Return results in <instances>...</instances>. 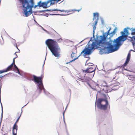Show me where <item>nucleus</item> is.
<instances>
[{"label": "nucleus", "instance_id": "obj_1", "mask_svg": "<svg viewBox=\"0 0 135 135\" xmlns=\"http://www.w3.org/2000/svg\"><path fill=\"white\" fill-rule=\"evenodd\" d=\"M121 33L122 36H119L116 39L114 40L112 43L113 45L109 42L106 41V37L105 35L104 36H100V40L98 41V43L101 45L102 46L105 47V45H108L107 48L109 49V52H112L117 50L120 45V41L122 40L123 38L126 37L129 34L128 33V28H125L124 31H122Z\"/></svg>", "mask_w": 135, "mask_h": 135}, {"label": "nucleus", "instance_id": "obj_2", "mask_svg": "<svg viewBox=\"0 0 135 135\" xmlns=\"http://www.w3.org/2000/svg\"><path fill=\"white\" fill-rule=\"evenodd\" d=\"M116 30L117 28H115L112 32L110 33V29H109L107 31L106 36L104 34L103 35V36H100L99 38V39L96 40L95 42H93L91 45L90 48H89V47H87L86 48L85 47L81 52L80 55H83L84 57H85L86 55H89L91 54V50H92L94 49L99 48L104 49H106L107 50L108 53H110V52H109V49L107 48V47L108 46V45H105V47H104V46H102L101 45L99 44L98 41L100 40V36H104V35H105V36L107 37L108 35H109L110 36H112L116 33L115 31Z\"/></svg>", "mask_w": 135, "mask_h": 135}, {"label": "nucleus", "instance_id": "obj_3", "mask_svg": "<svg viewBox=\"0 0 135 135\" xmlns=\"http://www.w3.org/2000/svg\"><path fill=\"white\" fill-rule=\"evenodd\" d=\"M45 43L54 56L58 57L60 56V49L56 41L49 39L46 41Z\"/></svg>", "mask_w": 135, "mask_h": 135}, {"label": "nucleus", "instance_id": "obj_4", "mask_svg": "<svg viewBox=\"0 0 135 135\" xmlns=\"http://www.w3.org/2000/svg\"><path fill=\"white\" fill-rule=\"evenodd\" d=\"M31 4L30 5L28 2L27 0L24 1L22 3V6L24 8V11L25 15L26 17L30 15L32 13V8L33 7L34 3L33 0H30Z\"/></svg>", "mask_w": 135, "mask_h": 135}, {"label": "nucleus", "instance_id": "obj_5", "mask_svg": "<svg viewBox=\"0 0 135 135\" xmlns=\"http://www.w3.org/2000/svg\"><path fill=\"white\" fill-rule=\"evenodd\" d=\"M108 103L106 99H99L97 100V105L101 109L105 110L107 107Z\"/></svg>", "mask_w": 135, "mask_h": 135}, {"label": "nucleus", "instance_id": "obj_6", "mask_svg": "<svg viewBox=\"0 0 135 135\" xmlns=\"http://www.w3.org/2000/svg\"><path fill=\"white\" fill-rule=\"evenodd\" d=\"M43 78V76H42L39 77H37L35 75L33 76L34 81L37 83L39 84L38 86L39 89L41 90H42L43 88L42 80Z\"/></svg>", "mask_w": 135, "mask_h": 135}, {"label": "nucleus", "instance_id": "obj_7", "mask_svg": "<svg viewBox=\"0 0 135 135\" xmlns=\"http://www.w3.org/2000/svg\"><path fill=\"white\" fill-rule=\"evenodd\" d=\"M109 80H110V78H108L105 81L107 86L104 87L103 90L106 93L110 92L112 90Z\"/></svg>", "mask_w": 135, "mask_h": 135}, {"label": "nucleus", "instance_id": "obj_8", "mask_svg": "<svg viewBox=\"0 0 135 135\" xmlns=\"http://www.w3.org/2000/svg\"><path fill=\"white\" fill-rule=\"evenodd\" d=\"M89 64H91L92 65H91V66L87 68L86 70H83V73H90L95 71V69L94 68V64L93 63Z\"/></svg>", "mask_w": 135, "mask_h": 135}, {"label": "nucleus", "instance_id": "obj_9", "mask_svg": "<svg viewBox=\"0 0 135 135\" xmlns=\"http://www.w3.org/2000/svg\"><path fill=\"white\" fill-rule=\"evenodd\" d=\"M17 122H16L13 127L12 133L13 135H17V131L18 128V126L17 124Z\"/></svg>", "mask_w": 135, "mask_h": 135}, {"label": "nucleus", "instance_id": "obj_10", "mask_svg": "<svg viewBox=\"0 0 135 135\" xmlns=\"http://www.w3.org/2000/svg\"><path fill=\"white\" fill-rule=\"evenodd\" d=\"M109 80L110 82V84L112 88V90H115L117 89L119 87V86L117 85L116 84H113L112 82V81L110 80V79Z\"/></svg>", "mask_w": 135, "mask_h": 135}, {"label": "nucleus", "instance_id": "obj_11", "mask_svg": "<svg viewBox=\"0 0 135 135\" xmlns=\"http://www.w3.org/2000/svg\"><path fill=\"white\" fill-rule=\"evenodd\" d=\"M127 76L129 80H131L133 83L135 84V75H127Z\"/></svg>", "mask_w": 135, "mask_h": 135}, {"label": "nucleus", "instance_id": "obj_12", "mask_svg": "<svg viewBox=\"0 0 135 135\" xmlns=\"http://www.w3.org/2000/svg\"><path fill=\"white\" fill-rule=\"evenodd\" d=\"M22 112V111L21 110V112L20 111L18 112L17 113L16 115L15 119H17L16 121L18 122L19 120V119L21 115V113Z\"/></svg>", "mask_w": 135, "mask_h": 135}, {"label": "nucleus", "instance_id": "obj_13", "mask_svg": "<svg viewBox=\"0 0 135 135\" xmlns=\"http://www.w3.org/2000/svg\"><path fill=\"white\" fill-rule=\"evenodd\" d=\"M75 54L73 52L71 55V57L73 59V60H70L69 62H66V64H68L70 62H72L73 61H74L75 60L77 59V58H75L74 57L75 56Z\"/></svg>", "mask_w": 135, "mask_h": 135}, {"label": "nucleus", "instance_id": "obj_14", "mask_svg": "<svg viewBox=\"0 0 135 135\" xmlns=\"http://www.w3.org/2000/svg\"><path fill=\"white\" fill-rule=\"evenodd\" d=\"M84 73H83V70L82 73L80 74L79 75V77H78L79 79H78V80H83L85 75V74Z\"/></svg>", "mask_w": 135, "mask_h": 135}, {"label": "nucleus", "instance_id": "obj_15", "mask_svg": "<svg viewBox=\"0 0 135 135\" xmlns=\"http://www.w3.org/2000/svg\"><path fill=\"white\" fill-rule=\"evenodd\" d=\"M130 41L132 43L133 47H134L135 46V36L131 38Z\"/></svg>", "mask_w": 135, "mask_h": 135}, {"label": "nucleus", "instance_id": "obj_16", "mask_svg": "<svg viewBox=\"0 0 135 135\" xmlns=\"http://www.w3.org/2000/svg\"><path fill=\"white\" fill-rule=\"evenodd\" d=\"M13 65L12 64L10 65L6 69L7 71L12 70V67Z\"/></svg>", "mask_w": 135, "mask_h": 135}, {"label": "nucleus", "instance_id": "obj_17", "mask_svg": "<svg viewBox=\"0 0 135 135\" xmlns=\"http://www.w3.org/2000/svg\"><path fill=\"white\" fill-rule=\"evenodd\" d=\"M47 3L46 2H42V3L41 6H42L44 8H46L47 7Z\"/></svg>", "mask_w": 135, "mask_h": 135}, {"label": "nucleus", "instance_id": "obj_18", "mask_svg": "<svg viewBox=\"0 0 135 135\" xmlns=\"http://www.w3.org/2000/svg\"><path fill=\"white\" fill-rule=\"evenodd\" d=\"M93 16H94V18H93V20L94 19V18H97V19H98V13H93Z\"/></svg>", "mask_w": 135, "mask_h": 135}, {"label": "nucleus", "instance_id": "obj_19", "mask_svg": "<svg viewBox=\"0 0 135 135\" xmlns=\"http://www.w3.org/2000/svg\"><path fill=\"white\" fill-rule=\"evenodd\" d=\"M129 61L126 60L125 62L122 66V67L123 68H124L125 66H126V65L127 64Z\"/></svg>", "mask_w": 135, "mask_h": 135}, {"label": "nucleus", "instance_id": "obj_20", "mask_svg": "<svg viewBox=\"0 0 135 135\" xmlns=\"http://www.w3.org/2000/svg\"><path fill=\"white\" fill-rule=\"evenodd\" d=\"M14 67L17 70V73L19 74H20V72L19 69L17 68V67L16 66V65L15 64H13Z\"/></svg>", "mask_w": 135, "mask_h": 135}, {"label": "nucleus", "instance_id": "obj_21", "mask_svg": "<svg viewBox=\"0 0 135 135\" xmlns=\"http://www.w3.org/2000/svg\"><path fill=\"white\" fill-rule=\"evenodd\" d=\"M131 57V53L130 52H129L127 57L126 60L129 61Z\"/></svg>", "mask_w": 135, "mask_h": 135}, {"label": "nucleus", "instance_id": "obj_22", "mask_svg": "<svg viewBox=\"0 0 135 135\" xmlns=\"http://www.w3.org/2000/svg\"><path fill=\"white\" fill-rule=\"evenodd\" d=\"M61 11V12H67V11H64V10H57V9H52V11Z\"/></svg>", "mask_w": 135, "mask_h": 135}, {"label": "nucleus", "instance_id": "obj_23", "mask_svg": "<svg viewBox=\"0 0 135 135\" xmlns=\"http://www.w3.org/2000/svg\"><path fill=\"white\" fill-rule=\"evenodd\" d=\"M7 71V70H6V69H4L3 70H0V74H1L2 73L6 72Z\"/></svg>", "mask_w": 135, "mask_h": 135}, {"label": "nucleus", "instance_id": "obj_24", "mask_svg": "<svg viewBox=\"0 0 135 135\" xmlns=\"http://www.w3.org/2000/svg\"><path fill=\"white\" fill-rule=\"evenodd\" d=\"M81 9H79V10H76L75 9H72L71 10V11H72L73 12H74L75 11H78V12H79Z\"/></svg>", "mask_w": 135, "mask_h": 135}, {"label": "nucleus", "instance_id": "obj_25", "mask_svg": "<svg viewBox=\"0 0 135 135\" xmlns=\"http://www.w3.org/2000/svg\"><path fill=\"white\" fill-rule=\"evenodd\" d=\"M42 3L41 1H40L38 3V5L39 7H42V6H41Z\"/></svg>", "mask_w": 135, "mask_h": 135}, {"label": "nucleus", "instance_id": "obj_26", "mask_svg": "<svg viewBox=\"0 0 135 135\" xmlns=\"http://www.w3.org/2000/svg\"><path fill=\"white\" fill-rule=\"evenodd\" d=\"M131 34L132 35H135V29L132 30Z\"/></svg>", "mask_w": 135, "mask_h": 135}, {"label": "nucleus", "instance_id": "obj_27", "mask_svg": "<svg viewBox=\"0 0 135 135\" xmlns=\"http://www.w3.org/2000/svg\"><path fill=\"white\" fill-rule=\"evenodd\" d=\"M96 27L95 25H94L93 26V33H94V31L95 30Z\"/></svg>", "mask_w": 135, "mask_h": 135}, {"label": "nucleus", "instance_id": "obj_28", "mask_svg": "<svg viewBox=\"0 0 135 135\" xmlns=\"http://www.w3.org/2000/svg\"><path fill=\"white\" fill-rule=\"evenodd\" d=\"M16 57H15V58H14L13 59V62L12 63V64H13V65L14 64H15V58H16Z\"/></svg>", "mask_w": 135, "mask_h": 135}, {"label": "nucleus", "instance_id": "obj_29", "mask_svg": "<svg viewBox=\"0 0 135 135\" xmlns=\"http://www.w3.org/2000/svg\"><path fill=\"white\" fill-rule=\"evenodd\" d=\"M20 2L22 4V3H23L24 0H19Z\"/></svg>", "mask_w": 135, "mask_h": 135}, {"label": "nucleus", "instance_id": "obj_30", "mask_svg": "<svg viewBox=\"0 0 135 135\" xmlns=\"http://www.w3.org/2000/svg\"><path fill=\"white\" fill-rule=\"evenodd\" d=\"M97 21H95V26L97 24Z\"/></svg>", "mask_w": 135, "mask_h": 135}, {"label": "nucleus", "instance_id": "obj_31", "mask_svg": "<svg viewBox=\"0 0 135 135\" xmlns=\"http://www.w3.org/2000/svg\"><path fill=\"white\" fill-rule=\"evenodd\" d=\"M37 6H38V5H35V7H34V8H36V7H37Z\"/></svg>", "mask_w": 135, "mask_h": 135}, {"label": "nucleus", "instance_id": "obj_32", "mask_svg": "<svg viewBox=\"0 0 135 135\" xmlns=\"http://www.w3.org/2000/svg\"><path fill=\"white\" fill-rule=\"evenodd\" d=\"M89 64V63H88V65H89V66H91V65H92V64Z\"/></svg>", "mask_w": 135, "mask_h": 135}, {"label": "nucleus", "instance_id": "obj_33", "mask_svg": "<svg viewBox=\"0 0 135 135\" xmlns=\"http://www.w3.org/2000/svg\"><path fill=\"white\" fill-rule=\"evenodd\" d=\"M71 10H70L69 11V12H71ZM68 12V11H67V12ZM68 12H69V11H68Z\"/></svg>", "mask_w": 135, "mask_h": 135}, {"label": "nucleus", "instance_id": "obj_34", "mask_svg": "<svg viewBox=\"0 0 135 135\" xmlns=\"http://www.w3.org/2000/svg\"><path fill=\"white\" fill-rule=\"evenodd\" d=\"M2 112H3V108H2Z\"/></svg>", "mask_w": 135, "mask_h": 135}, {"label": "nucleus", "instance_id": "obj_35", "mask_svg": "<svg viewBox=\"0 0 135 135\" xmlns=\"http://www.w3.org/2000/svg\"><path fill=\"white\" fill-rule=\"evenodd\" d=\"M89 45H88V46L89 47Z\"/></svg>", "mask_w": 135, "mask_h": 135}, {"label": "nucleus", "instance_id": "obj_36", "mask_svg": "<svg viewBox=\"0 0 135 135\" xmlns=\"http://www.w3.org/2000/svg\"><path fill=\"white\" fill-rule=\"evenodd\" d=\"M16 47H17V48H17V46H16Z\"/></svg>", "mask_w": 135, "mask_h": 135}, {"label": "nucleus", "instance_id": "obj_37", "mask_svg": "<svg viewBox=\"0 0 135 135\" xmlns=\"http://www.w3.org/2000/svg\"><path fill=\"white\" fill-rule=\"evenodd\" d=\"M15 54H16V53H15Z\"/></svg>", "mask_w": 135, "mask_h": 135}]
</instances>
